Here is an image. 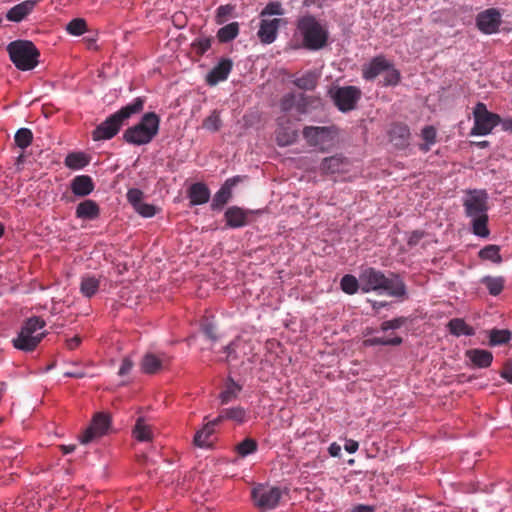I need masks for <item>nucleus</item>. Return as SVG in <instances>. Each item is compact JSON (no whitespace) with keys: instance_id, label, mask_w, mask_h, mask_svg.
<instances>
[{"instance_id":"nucleus-1","label":"nucleus","mask_w":512,"mask_h":512,"mask_svg":"<svg viewBox=\"0 0 512 512\" xmlns=\"http://www.w3.org/2000/svg\"><path fill=\"white\" fill-rule=\"evenodd\" d=\"M465 215L471 219L472 231L479 237H488V195L484 190H469L463 200Z\"/></svg>"},{"instance_id":"nucleus-2","label":"nucleus","mask_w":512,"mask_h":512,"mask_svg":"<svg viewBox=\"0 0 512 512\" xmlns=\"http://www.w3.org/2000/svg\"><path fill=\"white\" fill-rule=\"evenodd\" d=\"M160 118L155 112L145 113L140 122L127 128L123 139L133 145H145L150 143L158 134Z\"/></svg>"},{"instance_id":"nucleus-3","label":"nucleus","mask_w":512,"mask_h":512,"mask_svg":"<svg viewBox=\"0 0 512 512\" xmlns=\"http://www.w3.org/2000/svg\"><path fill=\"white\" fill-rule=\"evenodd\" d=\"M46 326L44 319L33 316L24 321L17 337L12 340L13 346L21 351L30 352L36 349L45 332L42 331Z\"/></svg>"},{"instance_id":"nucleus-4","label":"nucleus","mask_w":512,"mask_h":512,"mask_svg":"<svg viewBox=\"0 0 512 512\" xmlns=\"http://www.w3.org/2000/svg\"><path fill=\"white\" fill-rule=\"evenodd\" d=\"M7 51L12 63L22 71L32 70L38 64L40 52L33 42L16 40L8 44Z\"/></svg>"},{"instance_id":"nucleus-5","label":"nucleus","mask_w":512,"mask_h":512,"mask_svg":"<svg viewBox=\"0 0 512 512\" xmlns=\"http://www.w3.org/2000/svg\"><path fill=\"white\" fill-rule=\"evenodd\" d=\"M297 29L303 38V45L309 50L323 48L328 40V32L312 15H306L297 22Z\"/></svg>"},{"instance_id":"nucleus-6","label":"nucleus","mask_w":512,"mask_h":512,"mask_svg":"<svg viewBox=\"0 0 512 512\" xmlns=\"http://www.w3.org/2000/svg\"><path fill=\"white\" fill-rule=\"evenodd\" d=\"M302 134L309 146L325 152L333 146L337 129L334 126H306Z\"/></svg>"},{"instance_id":"nucleus-7","label":"nucleus","mask_w":512,"mask_h":512,"mask_svg":"<svg viewBox=\"0 0 512 512\" xmlns=\"http://www.w3.org/2000/svg\"><path fill=\"white\" fill-rule=\"evenodd\" d=\"M474 125L471 135L484 136L492 132L500 124L501 117L487 110L484 103L478 102L473 110Z\"/></svg>"},{"instance_id":"nucleus-8","label":"nucleus","mask_w":512,"mask_h":512,"mask_svg":"<svg viewBox=\"0 0 512 512\" xmlns=\"http://www.w3.org/2000/svg\"><path fill=\"white\" fill-rule=\"evenodd\" d=\"M251 498L255 507L261 511L272 510L278 506L282 491L279 487L257 484L251 491Z\"/></svg>"},{"instance_id":"nucleus-9","label":"nucleus","mask_w":512,"mask_h":512,"mask_svg":"<svg viewBox=\"0 0 512 512\" xmlns=\"http://www.w3.org/2000/svg\"><path fill=\"white\" fill-rule=\"evenodd\" d=\"M111 426V416L105 412L96 413L91 421V424L85 429L80 436L82 444H88L97 438L105 435Z\"/></svg>"},{"instance_id":"nucleus-10","label":"nucleus","mask_w":512,"mask_h":512,"mask_svg":"<svg viewBox=\"0 0 512 512\" xmlns=\"http://www.w3.org/2000/svg\"><path fill=\"white\" fill-rule=\"evenodd\" d=\"M362 95L361 90L356 86H344L337 88L332 98L336 107L342 112H348L355 109L357 102Z\"/></svg>"},{"instance_id":"nucleus-11","label":"nucleus","mask_w":512,"mask_h":512,"mask_svg":"<svg viewBox=\"0 0 512 512\" xmlns=\"http://www.w3.org/2000/svg\"><path fill=\"white\" fill-rule=\"evenodd\" d=\"M501 23V14L496 8L486 9L476 17V26L484 34L497 33Z\"/></svg>"},{"instance_id":"nucleus-12","label":"nucleus","mask_w":512,"mask_h":512,"mask_svg":"<svg viewBox=\"0 0 512 512\" xmlns=\"http://www.w3.org/2000/svg\"><path fill=\"white\" fill-rule=\"evenodd\" d=\"M122 125L123 122L119 119V117H117L115 113H113L93 130L92 139L94 141L112 139L118 134Z\"/></svg>"},{"instance_id":"nucleus-13","label":"nucleus","mask_w":512,"mask_h":512,"mask_svg":"<svg viewBox=\"0 0 512 512\" xmlns=\"http://www.w3.org/2000/svg\"><path fill=\"white\" fill-rule=\"evenodd\" d=\"M286 21L282 18H260L259 30L257 36L261 43L271 44L278 35L281 25H285Z\"/></svg>"},{"instance_id":"nucleus-14","label":"nucleus","mask_w":512,"mask_h":512,"mask_svg":"<svg viewBox=\"0 0 512 512\" xmlns=\"http://www.w3.org/2000/svg\"><path fill=\"white\" fill-rule=\"evenodd\" d=\"M246 176H234L231 178H228L224 184L221 186V188L216 192V194L213 197L211 208L213 210H220L223 208V206L228 203V201L232 197V189L240 182H242Z\"/></svg>"},{"instance_id":"nucleus-15","label":"nucleus","mask_w":512,"mask_h":512,"mask_svg":"<svg viewBox=\"0 0 512 512\" xmlns=\"http://www.w3.org/2000/svg\"><path fill=\"white\" fill-rule=\"evenodd\" d=\"M385 274L373 267L364 269L360 274L361 290L363 292L380 291L384 284Z\"/></svg>"},{"instance_id":"nucleus-16","label":"nucleus","mask_w":512,"mask_h":512,"mask_svg":"<svg viewBox=\"0 0 512 512\" xmlns=\"http://www.w3.org/2000/svg\"><path fill=\"white\" fill-rule=\"evenodd\" d=\"M385 292L388 296L404 299L407 297V287L399 274L390 272L385 276L384 284L379 292Z\"/></svg>"},{"instance_id":"nucleus-17","label":"nucleus","mask_w":512,"mask_h":512,"mask_svg":"<svg viewBox=\"0 0 512 512\" xmlns=\"http://www.w3.org/2000/svg\"><path fill=\"white\" fill-rule=\"evenodd\" d=\"M278 128L276 130V141L279 146H288L293 144L298 137V132L290 124V120L286 116L277 119Z\"/></svg>"},{"instance_id":"nucleus-18","label":"nucleus","mask_w":512,"mask_h":512,"mask_svg":"<svg viewBox=\"0 0 512 512\" xmlns=\"http://www.w3.org/2000/svg\"><path fill=\"white\" fill-rule=\"evenodd\" d=\"M389 60L384 55H378L372 58L368 63L362 66V77L366 81H373L379 75H382L384 70L389 67Z\"/></svg>"},{"instance_id":"nucleus-19","label":"nucleus","mask_w":512,"mask_h":512,"mask_svg":"<svg viewBox=\"0 0 512 512\" xmlns=\"http://www.w3.org/2000/svg\"><path fill=\"white\" fill-rule=\"evenodd\" d=\"M233 68V62L229 58H222L216 66L206 76V82L209 86H215L219 82L227 80Z\"/></svg>"},{"instance_id":"nucleus-20","label":"nucleus","mask_w":512,"mask_h":512,"mask_svg":"<svg viewBox=\"0 0 512 512\" xmlns=\"http://www.w3.org/2000/svg\"><path fill=\"white\" fill-rule=\"evenodd\" d=\"M349 161L342 155L326 157L320 164V171L324 174H342L349 169Z\"/></svg>"},{"instance_id":"nucleus-21","label":"nucleus","mask_w":512,"mask_h":512,"mask_svg":"<svg viewBox=\"0 0 512 512\" xmlns=\"http://www.w3.org/2000/svg\"><path fill=\"white\" fill-rule=\"evenodd\" d=\"M70 189L75 196L82 198L94 191L95 184L89 175H78L71 180Z\"/></svg>"},{"instance_id":"nucleus-22","label":"nucleus","mask_w":512,"mask_h":512,"mask_svg":"<svg viewBox=\"0 0 512 512\" xmlns=\"http://www.w3.org/2000/svg\"><path fill=\"white\" fill-rule=\"evenodd\" d=\"M389 138L395 147L399 149L406 148L410 139L409 127L402 123L393 124L389 130Z\"/></svg>"},{"instance_id":"nucleus-23","label":"nucleus","mask_w":512,"mask_h":512,"mask_svg":"<svg viewBox=\"0 0 512 512\" xmlns=\"http://www.w3.org/2000/svg\"><path fill=\"white\" fill-rule=\"evenodd\" d=\"M250 211L244 210L238 206L229 207L225 212L226 224L231 228H240L248 224Z\"/></svg>"},{"instance_id":"nucleus-24","label":"nucleus","mask_w":512,"mask_h":512,"mask_svg":"<svg viewBox=\"0 0 512 512\" xmlns=\"http://www.w3.org/2000/svg\"><path fill=\"white\" fill-rule=\"evenodd\" d=\"M75 216L82 220H95L100 216V207L96 201L86 199L77 205Z\"/></svg>"},{"instance_id":"nucleus-25","label":"nucleus","mask_w":512,"mask_h":512,"mask_svg":"<svg viewBox=\"0 0 512 512\" xmlns=\"http://www.w3.org/2000/svg\"><path fill=\"white\" fill-rule=\"evenodd\" d=\"M35 7V1L26 0L13 6L6 14V18L12 22L22 21Z\"/></svg>"},{"instance_id":"nucleus-26","label":"nucleus","mask_w":512,"mask_h":512,"mask_svg":"<svg viewBox=\"0 0 512 512\" xmlns=\"http://www.w3.org/2000/svg\"><path fill=\"white\" fill-rule=\"evenodd\" d=\"M469 360L479 368H487L493 361V355L490 351L484 349H470L466 351Z\"/></svg>"},{"instance_id":"nucleus-27","label":"nucleus","mask_w":512,"mask_h":512,"mask_svg":"<svg viewBox=\"0 0 512 512\" xmlns=\"http://www.w3.org/2000/svg\"><path fill=\"white\" fill-rule=\"evenodd\" d=\"M247 346V342L242 340L241 338H236L228 345L223 347V352L226 354L227 361H234L242 358L246 355L245 347Z\"/></svg>"},{"instance_id":"nucleus-28","label":"nucleus","mask_w":512,"mask_h":512,"mask_svg":"<svg viewBox=\"0 0 512 512\" xmlns=\"http://www.w3.org/2000/svg\"><path fill=\"white\" fill-rule=\"evenodd\" d=\"M145 102V97H137L131 103L123 106L115 112V114L124 123V121L129 119L131 116L140 113L144 108Z\"/></svg>"},{"instance_id":"nucleus-29","label":"nucleus","mask_w":512,"mask_h":512,"mask_svg":"<svg viewBox=\"0 0 512 512\" xmlns=\"http://www.w3.org/2000/svg\"><path fill=\"white\" fill-rule=\"evenodd\" d=\"M189 198L192 205H201L208 202L210 191L203 183H195L189 189Z\"/></svg>"},{"instance_id":"nucleus-30","label":"nucleus","mask_w":512,"mask_h":512,"mask_svg":"<svg viewBox=\"0 0 512 512\" xmlns=\"http://www.w3.org/2000/svg\"><path fill=\"white\" fill-rule=\"evenodd\" d=\"M164 361L153 353H147L142 358L141 369L146 374H155L162 368Z\"/></svg>"},{"instance_id":"nucleus-31","label":"nucleus","mask_w":512,"mask_h":512,"mask_svg":"<svg viewBox=\"0 0 512 512\" xmlns=\"http://www.w3.org/2000/svg\"><path fill=\"white\" fill-rule=\"evenodd\" d=\"M218 424L219 422H216V418L209 421L203 429L196 432L194 436V444L201 448L208 447L210 445L209 438L214 432V427Z\"/></svg>"},{"instance_id":"nucleus-32","label":"nucleus","mask_w":512,"mask_h":512,"mask_svg":"<svg viewBox=\"0 0 512 512\" xmlns=\"http://www.w3.org/2000/svg\"><path fill=\"white\" fill-rule=\"evenodd\" d=\"M447 327L450 333L457 337L461 335L473 336L475 334V330L466 324V322L461 318L451 319L448 322Z\"/></svg>"},{"instance_id":"nucleus-33","label":"nucleus","mask_w":512,"mask_h":512,"mask_svg":"<svg viewBox=\"0 0 512 512\" xmlns=\"http://www.w3.org/2000/svg\"><path fill=\"white\" fill-rule=\"evenodd\" d=\"M246 411L244 408L237 406L232 408L222 409L216 418V422L221 423L225 419L233 420L238 423L244 422Z\"/></svg>"},{"instance_id":"nucleus-34","label":"nucleus","mask_w":512,"mask_h":512,"mask_svg":"<svg viewBox=\"0 0 512 512\" xmlns=\"http://www.w3.org/2000/svg\"><path fill=\"white\" fill-rule=\"evenodd\" d=\"M242 387L237 384L232 378H228L224 390L220 394L221 404H228L236 399Z\"/></svg>"},{"instance_id":"nucleus-35","label":"nucleus","mask_w":512,"mask_h":512,"mask_svg":"<svg viewBox=\"0 0 512 512\" xmlns=\"http://www.w3.org/2000/svg\"><path fill=\"white\" fill-rule=\"evenodd\" d=\"M99 286L100 281L98 278L87 275L81 279L80 291L85 297L91 298L97 293Z\"/></svg>"},{"instance_id":"nucleus-36","label":"nucleus","mask_w":512,"mask_h":512,"mask_svg":"<svg viewBox=\"0 0 512 512\" xmlns=\"http://www.w3.org/2000/svg\"><path fill=\"white\" fill-rule=\"evenodd\" d=\"M239 34L238 22H231L221 27L217 32V38L221 43H227L234 40Z\"/></svg>"},{"instance_id":"nucleus-37","label":"nucleus","mask_w":512,"mask_h":512,"mask_svg":"<svg viewBox=\"0 0 512 512\" xmlns=\"http://www.w3.org/2000/svg\"><path fill=\"white\" fill-rule=\"evenodd\" d=\"M317 75L313 71H307L302 76L293 80V84L302 90H313L317 85Z\"/></svg>"},{"instance_id":"nucleus-38","label":"nucleus","mask_w":512,"mask_h":512,"mask_svg":"<svg viewBox=\"0 0 512 512\" xmlns=\"http://www.w3.org/2000/svg\"><path fill=\"white\" fill-rule=\"evenodd\" d=\"M64 163L70 169L79 170L88 165L89 161L84 153L72 152L66 156Z\"/></svg>"},{"instance_id":"nucleus-39","label":"nucleus","mask_w":512,"mask_h":512,"mask_svg":"<svg viewBox=\"0 0 512 512\" xmlns=\"http://www.w3.org/2000/svg\"><path fill=\"white\" fill-rule=\"evenodd\" d=\"M512 334L507 329H492L489 332V345L500 346L511 340Z\"/></svg>"},{"instance_id":"nucleus-40","label":"nucleus","mask_w":512,"mask_h":512,"mask_svg":"<svg viewBox=\"0 0 512 512\" xmlns=\"http://www.w3.org/2000/svg\"><path fill=\"white\" fill-rule=\"evenodd\" d=\"M134 437L139 441H149L152 439V430L149 425L145 423L144 418L139 417L133 429Z\"/></svg>"},{"instance_id":"nucleus-41","label":"nucleus","mask_w":512,"mask_h":512,"mask_svg":"<svg viewBox=\"0 0 512 512\" xmlns=\"http://www.w3.org/2000/svg\"><path fill=\"white\" fill-rule=\"evenodd\" d=\"M482 283L486 286L491 295L497 296L502 292L505 280L502 277L486 276L482 279Z\"/></svg>"},{"instance_id":"nucleus-42","label":"nucleus","mask_w":512,"mask_h":512,"mask_svg":"<svg viewBox=\"0 0 512 512\" xmlns=\"http://www.w3.org/2000/svg\"><path fill=\"white\" fill-rule=\"evenodd\" d=\"M383 86H396L401 79V74L398 69L395 68L392 62H389V67L383 72Z\"/></svg>"},{"instance_id":"nucleus-43","label":"nucleus","mask_w":512,"mask_h":512,"mask_svg":"<svg viewBox=\"0 0 512 512\" xmlns=\"http://www.w3.org/2000/svg\"><path fill=\"white\" fill-rule=\"evenodd\" d=\"M421 136L425 143L420 145V150L428 152L431 146L436 143V129L433 126H425L421 131Z\"/></svg>"},{"instance_id":"nucleus-44","label":"nucleus","mask_w":512,"mask_h":512,"mask_svg":"<svg viewBox=\"0 0 512 512\" xmlns=\"http://www.w3.org/2000/svg\"><path fill=\"white\" fill-rule=\"evenodd\" d=\"M32 140L33 133L28 128H20L14 136V141L16 145L21 149H26L27 147H29L32 143Z\"/></svg>"},{"instance_id":"nucleus-45","label":"nucleus","mask_w":512,"mask_h":512,"mask_svg":"<svg viewBox=\"0 0 512 512\" xmlns=\"http://www.w3.org/2000/svg\"><path fill=\"white\" fill-rule=\"evenodd\" d=\"M500 248L497 245H487L479 251V257L483 260H490L495 263L501 262Z\"/></svg>"},{"instance_id":"nucleus-46","label":"nucleus","mask_w":512,"mask_h":512,"mask_svg":"<svg viewBox=\"0 0 512 512\" xmlns=\"http://www.w3.org/2000/svg\"><path fill=\"white\" fill-rule=\"evenodd\" d=\"M258 444L252 438H246L242 442L236 445L235 450L241 457H246L257 451Z\"/></svg>"},{"instance_id":"nucleus-47","label":"nucleus","mask_w":512,"mask_h":512,"mask_svg":"<svg viewBox=\"0 0 512 512\" xmlns=\"http://www.w3.org/2000/svg\"><path fill=\"white\" fill-rule=\"evenodd\" d=\"M285 11L283 9V6L278 1H271L266 4V6L262 9L260 12V18H271V16L284 15Z\"/></svg>"},{"instance_id":"nucleus-48","label":"nucleus","mask_w":512,"mask_h":512,"mask_svg":"<svg viewBox=\"0 0 512 512\" xmlns=\"http://www.w3.org/2000/svg\"><path fill=\"white\" fill-rule=\"evenodd\" d=\"M66 31L71 35L80 36L87 31L86 21L83 18H75L67 24Z\"/></svg>"},{"instance_id":"nucleus-49","label":"nucleus","mask_w":512,"mask_h":512,"mask_svg":"<svg viewBox=\"0 0 512 512\" xmlns=\"http://www.w3.org/2000/svg\"><path fill=\"white\" fill-rule=\"evenodd\" d=\"M341 289L347 293V294H354L357 292L358 288H359V282L358 280L356 279L355 276L353 275H345L342 279H341Z\"/></svg>"},{"instance_id":"nucleus-50","label":"nucleus","mask_w":512,"mask_h":512,"mask_svg":"<svg viewBox=\"0 0 512 512\" xmlns=\"http://www.w3.org/2000/svg\"><path fill=\"white\" fill-rule=\"evenodd\" d=\"M222 122L219 113L214 110L204 121L203 127L209 131L216 132L221 128Z\"/></svg>"},{"instance_id":"nucleus-51","label":"nucleus","mask_w":512,"mask_h":512,"mask_svg":"<svg viewBox=\"0 0 512 512\" xmlns=\"http://www.w3.org/2000/svg\"><path fill=\"white\" fill-rule=\"evenodd\" d=\"M212 44V38L210 37H201L196 39L192 43V48L198 54L199 56L204 55L206 51H208L211 48Z\"/></svg>"},{"instance_id":"nucleus-52","label":"nucleus","mask_w":512,"mask_h":512,"mask_svg":"<svg viewBox=\"0 0 512 512\" xmlns=\"http://www.w3.org/2000/svg\"><path fill=\"white\" fill-rule=\"evenodd\" d=\"M134 210L144 218H151L157 214L159 208L152 204L142 202Z\"/></svg>"},{"instance_id":"nucleus-53","label":"nucleus","mask_w":512,"mask_h":512,"mask_svg":"<svg viewBox=\"0 0 512 512\" xmlns=\"http://www.w3.org/2000/svg\"><path fill=\"white\" fill-rule=\"evenodd\" d=\"M127 200L132 205L133 209L143 202L144 193L138 188H131L127 192Z\"/></svg>"},{"instance_id":"nucleus-54","label":"nucleus","mask_w":512,"mask_h":512,"mask_svg":"<svg viewBox=\"0 0 512 512\" xmlns=\"http://www.w3.org/2000/svg\"><path fill=\"white\" fill-rule=\"evenodd\" d=\"M234 7L231 5H221L216 10V22L222 24L226 21L227 17L231 15Z\"/></svg>"},{"instance_id":"nucleus-55","label":"nucleus","mask_w":512,"mask_h":512,"mask_svg":"<svg viewBox=\"0 0 512 512\" xmlns=\"http://www.w3.org/2000/svg\"><path fill=\"white\" fill-rule=\"evenodd\" d=\"M296 102V96L293 93H288L282 97L280 100V108L283 112L290 111L294 106Z\"/></svg>"},{"instance_id":"nucleus-56","label":"nucleus","mask_w":512,"mask_h":512,"mask_svg":"<svg viewBox=\"0 0 512 512\" xmlns=\"http://www.w3.org/2000/svg\"><path fill=\"white\" fill-rule=\"evenodd\" d=\"M405 321H406V319L404 317H398V318H394L392 320L384 321L381 324V329L383 331H387L390 329H398L405 323Z\"/></svg>"},{"instance_id":"nucleus-57","label":"nucleus","mask_w":512,"mask_h":512,"mask_svg":"<svg viewBox=\"0 0 512 512\" xmlns=\"http://www.w3.org/2000/svg\"><path fill=\"white\" fill-rule=\"evenodd\" d=\"M202 331L208 339H210L213 342L217 341L218 337L216 333V328L212 323L203 324Z\"/></svg>"},{"instance_id":"nucleus-58","label":"nucleus","mask_w":512,"mask_h":512,"mask_svg":"<svg viewBox=\"0 0 512 512\" xmlns=\"http://www.w3.org/2000/svg\"><path fill=\"white\" fill-rule=\"evenodd\" d=\"M423 237H424L423 231H419V230L413 231L408 238L407 244L411 247L416 246Z\"/></svg>"},{"instance_id":"nucleus-59","label":"nucleus","mask_w":512,"mask_h":512,"mask_svg":"<svg viewBox=\"0 0 512 512\" xmlns=\"http://www.w3.org/2000/svg\"><path fill=\"white\" fill-rule=\"evenodd\" d=\"M132 367L133 362L129 358H124L119 368L118 374L120 376H125L130 373Z\"/></svg>"},{"instance_id":"nucleus-60","label":"nucleus","mask_w":512,"mask_h":512,"mask_svg":"<svg viewBox=\"0 0 512 512\" xmlns=\"http://www.w3.org/2000/svg\"><path fill=\"white\" fill-rule=\"evenodd\" d=\"M501 377L509 383H512V361L504 366V369L501 372Z\"/></svg>"},{"instance_id":"nucleus-61","label":"nucleus","mask_w":512,"mask_h":512,"mask_svg":"<svg viewBox=\"0 0 512 512\" xmlns=\"http://www.w3.org/2000/svg\"><path fill=\"white\" fill-rule=\"evenodd\" d=\"M80 343H81V338L77 335L66 340V346L69 350L76 349L80 345Z\"/></svg>"},{"instance_id":"nucleus-62","label":"nucleus","mask_w":512,"mask_h":512,"mask_svg":"<svg viewBox=\"0 0 512 512\" xmlns=\"http://www.w3.org/2000/svg\"><path fill=\"white\" fill-rule=\"evenodd\" d=\"M358 442L354 441V440H348L345 444V450L348 452V453H355L357 450H358Z\"/></svg>"},{"instance_id":"nucleus-63","label":"nucleus","mask_w":512,"mask_h":512,"mask_svg":"<svg viewBox=\"0 0 512 512\" xmlns=\"http://www.w3.org/2000/svg\"><path fill=\"white\" fill-rule=\"evenodd\" d=\"M329 454L333 457H338L341 452V447L337 443H332L328 448Z\"/></svg>"},{"instance_id":"nucleus-64","label":"nucleus","mask_w":512,"mask_h":512,"mask_svg":"<svg viewBox=\"0 0 512 512\" xmlns=\"http://www.w3.org/2000/svg\"><path fill=\"white\" fill-rule=\"evenodd\" d=\"M500 124L502 125V129L504 131L512 133V119H510V118L504 119V120L501 119Z\"/></svg>"}]
</instances>
